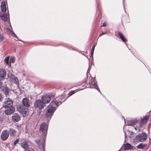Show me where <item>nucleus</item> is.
Returning <instances> with one entry per match:
<instances>
[{
    "mask_svg": "<svg viewBox=\"0 0 151 151\" xmlns=\"http://www.w3.org/2000/svg\"><path fill=\"white\" fill-rule=\"evenodd\" d=\"M132 146L130 144L127 143L124 145V150H130L132 149Z\"/></svg>",
    "mask_w": 151,
    "mask_h": 151,
    "instance_id": "a211bd4d",
    "label": "nucleus"
},
{
    "mask_svg": "<svg viewBox=\"0 0 151 151\" xmlns=\"http://www.w3.org/2000/svg\"><path fill=\"white\" fill-rule=\"evenodd\" d=\"M37 144L39 146H40V139H37L35 140Z\"/></svg>",
    "mask_w": 151,
    "mask_h": 151,
    "instance_id": "7c9ffc66",
    "label": "nucleus"
},
{
    "mask_svg": "<svg viewBox=\"0 0 151 151\" xmlns=\"http://www.w3.org/2000/svg\"><path fill=\"white\" fill-rule=\"evenodd\" d=\"M9 56L6 57L4 60V61L6 64L9 67H11V64L10 63Z\"/></svg>",
    "mask_w": 151,
    "mask_h": 151,
    "instance_id": "412c9836",
    "label": "nucleus"
},
{
    "mask_svg": "<svg viewBox=\"0 0 151 151\" xmlns=\"http://www.w3.org/2000/svg\"><path fill=\"white\" fill-rule=\"evenodd\" d=\"M125 44H126L127 45V44L126 43H125Z\"/></svg>",
    "mask_w": 151,
    "mask_h": 151,
    "instance_id": "c03bdc74",
    "label": "nucleus"
},
{
    "mask_svg": "<svg viewBox=\"0 0 151 151\" xmlns=\"http://www.w3.org/2000/svg\"><path fill=\"white\" fill-rule=\"evenodd\" d=\"M10 63H14L15 61V58L14 57H12L10 58L9 60Z\"/></svg>",
    "mask_w": 151,
    "mask_h": 151,
    "instance_id": "bb28decb",
    "label": "nucleus"
},
{
    "mask_svg": "<svg viewBox=\"0 0 151 151\" xmlns=\"http://www.w3.org/2000/svg\"><path fill=\"white\" fill-rule=\"evenodd\" d=\"M6 30L8 32H9L10 34L11 33V32H12V31H11L8 28H6Z\"/></svg>",
    "mask_w": 151,
    "mask_h": 151,
    "instance_id": "f704fd0d",
    "label": "nucleus"
},
{
    "mask_svg": "<svg viewBox=\"0 0 151 151\" xmlns=\"http://www.w3.org/2000/svg\"><path fill=\"white\" fill-rule=\"evenodd\" d=\"M106 33H107L106 32H102L99 35V37H100L101 36H102V35H103L106 34Z\"/></svg>",
    "mask_w": 151,
    "mask_h": 151,
    "instance_id": "72a5a7b5",
    "label": "nucleus"
},
{
    "mask_svg": "<svg viewBox=\"0 0 151 151\" xmlns=\"http://www.w3.org/2000/svg\"><path fill=\"white\" fill-rule=\"evenodd\" d=\"M89 85L90 86L88 88H95L97 89L98 91L101 94V91H100L99 88L98 87L97 82L95 81V78H91V80L89 81Z\"/></svg>",
    "mask_w": 151,
    "mask_h": 151,
    "instance_id": "423d86ee",
    "label": "nucleus"
},
{
    "mask_svg": "<svg viewBox=\"0 0 151 151\" xmlns=\"http://www.w3.org/2000/svg\"><path fill=\"white\" fill-rule=\"evenodd\" d=\"M12 119L13 122H17L20 120V116L17 114H14L12 116Z\"/></svg>",
    "mask_w": 151,
    "mask_h": 151,
    "instance_id": "f8f14e48",
    "label": "nucleus"
},
{
    "mask_svg": "<svg viewBox=\"0 0 151 151\" xmlns=\"http://www.w3.org/2000/svg\"><path fill=\"white\" fill-rule=\"evenodd\" d=\"M32 151H34V150H32Z\"/></svg>",
    "mask_w": 151,
    "mask_h": 151,
    "instance_id": "37998d69",
    "label": "nucleus"
},
{
    "mask_svg": "<svg viewBox=\"0 0 151 151\" xmlns=\"http://www.w3.org/2000/svg\"><path fill=\"white\" fill-rule=\"evenodd\" d=\"M150 116L148 115H146L139 122L138 125L137 127H134L136 130H138L139 132L141 131L143 129L144 127L145 124L147 123V121L149 119Z\"/></svg>",
    "mask_w": 151,
    "mask_h": 151,
    "instance_id": "7ed1b4c3",
    "label": "nucleus"
},
{
    "mask_svg": "<svg viewBox=\"0 0 151 151\" xmlns=\"http://www.w3.org/2000/svg\"><path fill=\"white\" fill-rule=\"evenodd\" d=\"M138 120L135 119L134 120H130L128 121L127 124V125L133 126L138 122Z\"/></svg>",
    "mask_w": 151,
    "mask_h": 151,
    "instance_id": "dca6fc26",
    "label": "nucleus"
},
{
    "mask_svg": "<svg viewBox=\"0 0 151 151\" xmlns=\"http://www.w3.org/2000/svg\"><path fill=\"white\" fill-rule=\"evenodd\" d=\"M48 124L44 122L41 124L40 128V133L42 134V136H44V137H42L43 139V140L42 141V145L44 150H45V139H44L47 135V130L48 128Z\"/></svg>",
    "mask_w": 151,
    "mask_h": 151,
    "instance_id": "f03ea898",
    "label": "nucleus"
},
{
    "mask_svg": "<svg viewBox=\"0 0 151 151\" xmlns=\"http://www.w3.org/2000/svg\"><path fill=\"white\" fill-rule=\"evenodd\" d=\"M106 23L105 22H104V23H103V25L102 26H101V27H106Z\"/></svg>",
    "mask_w": 151,
    "mask_h": 151,
    "instance_id": "c9c22d12",
    "label": "nucleus"
},
{
    "mask_svg": "<svg viewBox=\"0 0 151 151\" xmlns=\"http://www.w3.org/2000/svg\"><path fill=\"white\" fill-rule=\"evenodd\" d=\"M12 80L14 81L15 84H19L18 80L16 76H15Z\"/></svg>",
    "mask_w": 151,
    "mask_h": 151,
    "instance_id": "a878e982",
    "label": "nucleus"
},
{
    "mask_svg": "<svg viewBox=\"0 0 151 151\" xmlns=\"http://www.w3.org/2000/svg\"><path fill=\"white\" fill-rule=\"evenodd\" d=\"M17 110L24 117L26 116L28 114V109L23 105H19L17 106Z\"/></svg>",
    "mask_w": 151,
    "mask_h": 151,
    "instance_id": "20e7f679",
    "label": "nucleus"
},
{
    "mask_svg": "<svg viewBox=\"0 0 151 151\" xmlns=\"http://www.w3.org/2000/svg\"><path fill=\"white\" fill-rule=\"evenodd\" d=\"M13 101L10 98H6L4 101L3 104V107L6 108L7 107L13 106Z\"/></svg>",
    "mask_w": 151,
    "mask_h": 151,
    "instance_id": "6e6552de",
    "label": "nucleus"
},
{
    "mask_svg": "<svg viewBox=\"0 0 151 151\" xmlns=\"http://www.w3.org/2000/svg\"><path fill=\"white\" fill-rule=\"evenodd\" d=\"M1 10L2 12L4 13L6 11V3L4 1H3L1 3Z\"/></svg>",
    "mask_w": 151,
    "mask_h": 151,
    "instance_id": "aec40b11",
    "label": "nucleus"
},
{
    "mask_svg": "<svg viewBox=\"0 0 151 151\" xmlns=\"http://www.w3.org/2000/svg\"><path fill=\"white\" fill-rule=\"evenodd\" d=\"M19 141V139H17L14 142V145H15Z\"/></svg>",
    "mask_w": 151,
    "mask_h": 151,
    "instance_id": "2f4dec72",
    "label": "nucleus"
},
{
    "mask_svg": "<svg viewBox=\"0 0 151 151\" xmlns=\"http://www.w3.org/2000/svg\"><path fill=\"white\" fill-rule=\"evenodd\" d=\"M124 121L125 122V119H124Z\"/></svg>",
    "mask_w": 151,
    "mask_h": 151,
    "instance_id": "ea45409f",
    "label": "nucleus"
},
{
    "mask_svg": "<svg viewBox=\"0 0 151 151\" xmlns=\"http://www.w3.org/2000/svg\"><path fill=\"white\" fill-rule=\"evenodd\" d=\"M145 145L143 143H141L137 145V147L138 148L143 149L145 148Z\"/></svg>",
    "mask_w": 151,
    "mask_h": 151,
    "instance_id": "393cba45",
    "label": "nucleus"
},
{
    "mask_svg": "<svg viewBox=\"0 0 151 151\" xmlns=\"http://www.w3.org/2000/svg\"><path fill=\"white\" fill-rule=\"evenodd\" d=\"M83 88H79L78 91H80V90H83Z\"/></svg>",
    "mask_w": 151,
    "mask_h": 151,
    "instance_id": "58836bf2",
    "label": "nucleus"
},
{
    "mask_svg": "<svg viewBox=\"0 0 151 151\" xmlns=\"http://www.w3.org/2000/svg\"><path fill=\"white\" fill-rule=\"evenodd\" d=\"M6 75V70L3 69H0V79H3L5 78Z\"/></svg>",
    "mask_w": 151,
    "mask_h": 151,
    "instance_id": "4468645a",
    "label": "nucleus"
},
{
    "mask_svg": "<svg viewBox=\"0 0 151 151\" xmlns=\"http://www.w3.org/2000/svg\"><path fill=\"white\" fill-rule=\"evenodd\" d=\"M8 132L11 137H13L15 136L16 133V130L15 129L13 128H10Z\"/></svg>",
    "mask_w": 151,
    "mask_h": 151,
    "instance_id": "6ab92c4d",
    "label": "nucleus"
},
{
    "mask_svg": "<svg viewBox=\"0 0 151 151\" xmlns=\"http://www.w3.org/2000/svg\"><path fill=\"white\" fill-rule=\"evenodd\" d=\"M21 146L26 150L28 149L29 145L26 141H24L21 143Z\"/></svg>",
    "mask_w": 151,
    "mask_h": 151,
    "instance_id": "f3484780",
    "label": "nucleus"
},
{
    "mask_svg": "<svg viewBox=\"0 0 151 151\" xmlns=\"http://www.w3.org/2000/svg\"><path fill=\"white\" fill-rule=\"evenodd\" d=\"M6 109L4 111L5 114L7 115H9L12 114L15 111L14 106L7 107Z\"/></svg>",
    "mask_w": 151,
    "mask_h": 151,
    "instance_id": "9d476101",
    "label": "nucleus"
},
{
    "mask_svg": "<svg viewBox=\"0 0 151 151\" xmlns=\"http://www.w3.org/2000/svg\"><path fill=\"white\" fill-rule=\"evenodd\" d=\"M124 132L125 138H126L127 137V134H126V133L125 132Z\"/></svg>",
    "mask_w": 151,
    "mask_h": 151,
    "instance_id": "4c0bfd02",
    "label": "nucleus"
},
{
    "mask_svg": "<svg viewBox=\"0 0 151 151\" xmlns=\"http://www.w3.org/2000/svg\"><path fill=\"white\" fill-rule=\"evenodd\" d=\"M4 39V37L3 34H0V42L2 41Z\"/></svg>",
    "mask_w": 151,
    "mask_h": 151,
    "instance_id": "c756f323",
    "label": "nucleus"
},
{
    "mask_svg": "<svg viewBox=\"0 0 151 151\" xmlns=\"http://www.w3.org/2000/svg\"><path fill=\"white\" fill-rule=\"evenodd\" d=\"M124 0H123V3H124Z\"/></svg>",
    "mask_w": 151,
    "mask_h": 151,
    "instance_id": "a19ab883",
    "label": "nucleus"
},
{
    "mask_svg": "<svg viewBox=\"0 0 151 151\" xmlns=\"http://www.w3.org/2000/svg\"><path fill=\"white\" fill-rule=\"evenodd\" d=\"M29 101V100L27 98H24L22 100V104L20 105H23L28 108L30 106Z\"/></svg>",
    "mask_w": 151,
    "mask_h": 151,
    "instance_id": "ddd939ff",
    "label": "nucleus"
},
{
    "mask_svg": "<svg viewBox=\"0 0 151 151\" xmlns=\"http://www.w3.org/2000/svg\"><path fill=\"white\" fill-rule=\"evenodd\" d=\"M118 151H122V150H118Z\"/></svg>",
    "mask_w": 151,
    "mask_h": 151,
    "instance_id": "79ce46f5",
    "label": "nucleus"
},
{
    "mask_svg": "<svg viewBox=\"0 0 151 151\" xmlns=\"http://www.w3.org/2000/svg\"><path fill=\"white\" fill-rule=\"evenodd\" d=\"M118 35L122 41L125 42L127 41V40L124 37L123 35L121 32H119L118 33Z\"/></svg>",
    "mask_w": 151,
    "mask_h": 151,
    "instance_id": "4be33fe9",
    "label": "nucleus"
},
{
    "mask_svg": "<svg viewBox=\"0 0 151 151\" xmlns=\"http://www.w3.org/2000/svg\"><path fill=\"white\" fill-rule=\"evenodd\" d=\"M11 32V34L12 35V36L17 38V36L13 32Z\"/></svg>",
    "mask_w": 151,
    "mask_h": 151,
    "instance_id": "473e14b6",
    "label": "nucleus"
},
{
    "mask_svg": "<svg viewBox=\"0 0 151 151\" xmlns=\"http://www.w3.org/2000/svg\"><path fill=\"white\" fill-rule=\"evenodd\" d=\"M45 106V104L41 100H38L35 104V107L38 108L40 109H43Z\"/></svg>",
    "mask_w": 151,
    "mask_h": 151,
    "instance_id": "1a4fd4ad",
    "label": "nucleus"
},
{
    "mask_svg": "<svg viewBox=\"0 0 151 151\" xmlns=\"http://www.w3.org/2000/svg\"><path fill=\"white\" fill-rule=\"evenodd\" d=\"M147 138V134L145 132H142L137 135L135 140L137 142H143L145 141Z\"/></svg>",
    "mask_w": 151,
    "mask_h": 151,
    "instance_id": "39448f33",
    "label": "nucleus"
},
{
    "mask_svg": "<svg viewBox=\"0 0 151 151\" xmlns=\"http://www.w3.org/2000/svg\"><path fill=\"white\" fill-rule=\"evenodd\" d=\"M76 91V90L72 91H70V92L68 94V96H71L73 94H74L75 92V91Z\"/></svg>",
    "mask_w": 151,
    "mask_h": 151,
    "instance_id": "c85d7f7f",
    "label": "nucleus"
},
{
    "mask_svg": "<svg viewBox=\"0 0 151 151\" xmlns=\"http://www.w3.org/2000/svg\"><path fill=\"white\" fill-rule=\"evenodd\" d=\"M96 44H94L93 46H92L91 49V57L92 58V60H93V52L94 50L95 47L96 46Z\"/></svg>",
    "mask_w": 151,
    "mask_h": 151,
    "instance_id": "5701e85b",
    "label": "nucleus"
},
{
    "mask_svg": "<svg viewBox=\"0 0 151 151\" xmlns=\"http://www.w3.org/2000/svg\"><path fill=\"white\" fill-rule=\"evenodd\" d=\"M8 14H0V17L2 20L4 21H7L8 20V18L9 17V14L8 12Z\"/></svg>",
    "mask_w": 151,
    "mask_h": 151,
    "instance_id": "2eb2a0df",
    "label": "nucleus"
},
{
    "mask_svg": "<svg viewBox=\"0 0 151 151\" xmlns=\"http://www.w3.org/2000/svg\"><path fill=\"white\" fill-rule=\"evenodd\" d=\"M9 136V133L6 130L2 131L1 134V138L3 141L6 140Z\"/></svg>",
    "mask_w": 151,
    "mask_h": 151,
    "instance_id": "9b49d317",
    "label": "nucleus"
},
{
    "mask_svg": "<svg viewBox=\"0 0 151 151\" xmlns=\"http://www.w3.org/2000/svg\"><path fill=\"white\" fill-rule=\"evenodd\" d=\"M55 96L53 94H47L44 95L42 97V100L45 104L49 103L52 99L54 98Z\"/></svg>",
    "mask_w": 151,
    "mask_h": 151,
    "instance_id": "0eeeda50",
    "label": "nucleus"
},
{
    "mask_svg": "<svg viewBox=\"0 0 151 151\" xmlns=\"http://www.w3.org/2000/svg\"><path fill=\"white\" fill-rule=\"evenodd\" d=\"M2 97V94L0 93V101L1 100Z\"/></svg>",
    "mask_w": 151,
    "mask_h": 151,
    "instance_id": "e433bc0d",
    "label": "nucleus"
},
{
    "mask_svg": "<svg viewBox=\"0 0 151 151\" xmlns=\"http://www.w3.org/2000/svg\"><path fill=\"white\" fill-rule=\"evenodd\" d=\"M8 77L11 78L12 79L15 76L12 74L11 73H9L7 74Z\"/></svg>",
    "mask_w": 151,
    "mask_h": 151,
    "instance_id": "cd10ccee",
    "label": "nucleus"
},
{
    "mask_svg": "<svg viewBox=\"0 0 151 151\" xmlns=\"http://www.w3.org/2000/svg\"><path fill=\"white\" fill-rule=\"evenodd\" d=\"M65 99L64 95H61L53 99L47 107V110L46 111L45 115L48 121L50 119L58 106L60 105Z\"/></svg>",
    "mask_w": 151,
    "mask_h": 151,
    "instance_id": "f257e3e1",
    "label": "nucleus"
},
{
    "mask_svg": "<svg viewBox=\"0 0 151 151\" xmlns=\"http://www.w3.org/2000/svg\"><path fill=\"white\" fill-rule=\"evenodd\" d=\"M3 90L6 96L7 97L9 94V88L7 87H5Z\"/></svg>",
    "mask_w": 151,
    "mask_h": 151,
    "instance_id": "b1692460",
    "label": "nucleus"
}]
</instances>
